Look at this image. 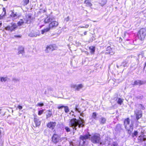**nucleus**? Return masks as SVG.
<instances>
[{"label":"nucleus","instance_id":"nucleus-1","mask_svg":"<svg viewBox=\"0 0 146 146\" xmlns=\"http://www.w3.org/2000/svg\"><path fill=\"white\" fill-rule=\"evenodd\" d=\"M84 120L80 118L79 119H72L70 120L69 124L73 129L76 130L77 128L83 127L84 126Z\"/></svg>","mask_w":146,"mask_h":146},{"label":"nucleus","instance_id":"nucleus-2","mask_svg":"<svg viewBox=\"0 0 146 146\" xmlns=\"http://www.w3.org/2000/svg\"><path fill=\"white\" fill-rule=\"evenodd\" d=\"M124 125L125 129L129 133H131L133 130V125L132 123L129 124V120L128 118L126 119L124 122Z\"/></svg>","mask_w":146,"mask_h":146},{"label":"nucleus","instance_id":"nucleus-3","mask_svg":"<svg viewBox=\"0 0 146 146\" xmlns=\"http://www.w3.org/2000/svg\"><path fill=\"white\" fill-rule=\"evenodd\" d=\"M64 139L61 138L60 136L56 134H54L52 137V141L54 143H56L59 142L61 141Z\"/></svg>","mask_w":146,"mask_h":146},{"label":"nucleus","instance_id":"nucleus-4","mask_svg":"<svg viewBox=\"0 0 146 146\" xmlns=\"http://www.w3.org/2000/svg\"><path fill=\"white\" fill-rule=\"evenodd\" d=\"M100 139V135L99 134H94L91 138V140L94 143H99Z\"/></svg>","mask_w":146,"mask_h":146},{"label":"nucleus","instance_id":"nucleus-5","mask_svg":"<svg viewBox=\"0 0 146 146\" xmlns=\"http://www.w3.org/2000/svg\"><path fill=\"white\" fill-rule=\"evenodd\" d=\"M146 35V30L144 29H141L139 31L138 37L141 40H144Z\"/></svg>","mask_w":146,"mask_h":146},{"label":"nucleus","instance_id":"nucleus-6","mask_svg":"<svg viewBox=\"0 0 146 146\" xmlns=\"http://www.w3.org/2000/svg\"><path fill=\"white\" fill-rule=\"evenodd\" d=\"M71 87L76 90L78 91L83 88V85L82 84H80L78 85L72 84L71 85Z\"/></svg>","mask_w":146,"mask_h":146},{"label":"nucleus","instance_id":"nucleus-7","mask_svg":"<svg viewBox=\"0 0 146 146\" xmlns=\"http://www.w3.org/2000/svg\"><path fill=\"white\" fill-rule=\"evenodd\" d=\"M135 114L136 118L137 120H138L141 117L142 114L141 111H135Z\"/></svg>","mask_w":146,"mask_h":146},{"label":"nucleus","instance_id":"nucleus-8","mask_svg":"<svg viewBox=\"0 0 146 146\" xmlns=\"http://www.w3.org/2000/svg\"><path fill=\"white\" fill-rule=\"evenodd\" d=\"M58 23L57 22L54 21H52L49 24V27L50 29L55 27L58 26Z\"/></svg>","mask_w":146,"mask_h":146},{"label":"nucleus","instance_id":"nucleus-9","mask_svg":"<svg viewBox=\"0 0 146 146\" xmlns=\"http://www.w3.org/2000/svg\"><path fill=\"white\" fill-rule=\"evenodd\" d=\"M56 124L55 122H50L47 124V127L49 128L53 129Z\"/></svg>","mask_w":146,"mask_h":146},{"label":"nucleus","instance_id":"nucleus-10","mask_svg":"<svg viewBox=\"0 0 146 146\" xmlns=\"http://www.w3.org/2000/svg\"><path fill=\"white\" fill-rule=\"evenodd\" d=\"M54 50L53 46L51 45L47 46L45 50V51L46 53H49L52 52Z\"/></svg>","mask_w":146,"mask_h":146},{"label":"nucleus","instance_id":"nucleus-11","mask_svg":"<svg viewBox=\"0 0 146 146\" xmlns=\"http://www.w3.org/2000/svg\"><path fill=\"white\" fill-rule=\"evenodd\" d=\"M90 135L89 134H87L84 136H81L80 139L83 141V143L85 142L86 139L90 138Z\"/></svg>","mask_w":146,"mask_h":146},{"label":"nucleus","instance_id":"nucleus-12","mask_svg":"<svg viewBox=\"0 0 146 146\" xmlns=\"http://www.w3.org/2000/svg\"><path fill=\"white\" fill-rule=\"evenodd\" d=\"M33 20V18L29 15H27L26 17V23H30L32 22Z\"/></svg>","mask_w":146,"mask_h":146},{"label":"nucleus","instance_id":"nucleus-13","mask_svg":"<svg viewBox=\"0 0 146 146\" xmlns=\"http://www.w3.org/2000/svg\"><path fill=\"white\" fill-rule=\"evenodd\" d=\"M11 17L14 18L15 19L18 18L19 16L17 13H15L13 11H12L11 14L10 15Z\"/></svg>","mask_w":146,"mask_h":146},{"label":"nucleus","instance_id":"nucleus-14","mask_svg":"<svg viewBox=\"0 0 146 146\" xmlns=\"http://www.w3.org/2000/svg\"><path fill=\"white\" fill-rule=\"evenodd\" d=\"M145 82L144 81L138 80L134 81V84L140 85L145 84Z\"/></svg>","mask_w":146,"mask_h":146},{"label":"nucleus","instance_id":"nucleus-15","mask_svg":"<svg viewBox=\"0 0 146 146\" xmlns=\"http://www.w3.org/2000/svg\"><path fill=\"white\" fill-rule=\"evenodd\" d=\"M34 121L36 126H38L40 125V121L36 117H35L34 118Z\"/></svg>","mask_w":146,"mask_h":146},{"label":"nucleus","instance_id":"nucleus-16","mask_svg":"<svg viewBox=\"0 0 146 146\" xmlns=\"http://www.w3.org/2000/svg\"><path fill=\"white\" fill-rule=\"evenodd\" d=\"M52 18L50 17H47L44 20V22L45 23H48L52 21Z\"/></svg>","mask_w":146,"mask_h":146},{"label":"nucleus","instance_id":"nucleus-17","mask_svg":"<svg viewBox=\"0 0 146 146\" xmlns=\"http://www.w3.org/2000/svg\"><path fill=\"white\" fill-rule=\"evenodd\" d=\"M84 3L87 6L91 7L92 5V4L89 0H86L84 2Z\"/></svg>","mask_w":146,"mask_h":146},{"label":"nucleus","instance_id":"nucleus-18","mask_svg":"<svg viewBox=\"0 0 146 146\" xmlns=\"http://www.w3.org/2000/svg\"><path fill=\"white\" fill-rule=\"evenodd\" d=\"M50 30V28L48 27L46 29H45L43 30H42L41 31V33L42 34H43L49 31Z\"/></svg>","mask_w":146,"mask_h":146},{"label":"nucleus","instance_id":"nucleus-19","mask_svg":"<svg viewBox=\"0 0 146 146\" xmlns=\"http://www.w3.org/2000/svg\"><path fill=\"white\" fill-rule=\"evenodd\" d=\"M135 106L136 107H137L139 109L142 110H144L145 109L144 106L142 104H138L137 105H136Z\"/></svg>","mask_w":146,"mask_h":146},{"label":"nucleus","instance_id":"nucleus-20","mask_svg":"<svg viewBox=\"0 0 146 146\" xmlns=\"http://www.w3.org/2000/svg\"><path fill=\"white\" fill-rule=\"evenodd\" d=\"M40 35V33L39 32H38L37 33H35L33 34H30L29 35L31 37H36L37 36H39Z\"/></svg>","mask_w":146,"mask_h":146},{"label":"nucleus","instance_id":"nucleus-21","mask_svg":"<svg viewBox=\"0 0 146 146\" xmlns=\"http://www.w3.org/2000/svg\"><path fill=\"white\" fill-rule=\"evenodd\" d=\"M89 49L90 50L91 53L93 54L95 51V47L93 46H91L89 47Z\"/></svg>","mask_w":146,"mask_h":146},{"label":"nucleus","instance_id":"nucleus-22","mask_svg":"<svg viewBox=\"0 0 146 146\" xmlns=\"http://www.w3.org/2000/svg\"><path fill=\"white\" fill-rule=\"evenodd\" d=\"M106 121V119L105 118L103 117H102L101 118L100 121L101 123L103 124L105 123Z\"/></svg>","mask_w":146,"mask_h":146},{"label":"nucleus","instance_id":"nucleus-23","mask_svg":"<svg viewBox=\"0 0 146 146\" xmlns=\"http://www.w3.org/2000/svg\"><path fill=\"white\" fill-rule=\"evenodd\" d=\"M139 140H140V141H144L146 140V138L144 136L140 135L139 137L138 138Z\"/></svg>","mask_w":146,"mask_h":146},{"label":"nucleus","instance_id":"nucleus-24","mask_svg":"<svg viewBox=\"0 0 146 146\" xmlns=\"http://www.w3.org/2000/svg\"><path fill=\"white\" fill-rule=\"evenodd\" d=\"M29 0H23L22 2V4L23 5L25 6L27 5L29 3Z\"/></svg>","mask_w":146,"mask_h":146},{"label":"nucleus","instance_id":"nucleus-25","mask_svg":"<svg viewBox=\"0 0 146 146\" xmlns=\"http://www.w3.org/2000/svg\"><path fill=\"white\" fill-rule=\"evenodd\" d=\"M106 0H102L100 3V4L101 6H103L106 4Z\"/></svg>","mask_w":146,"mask_h":146},{"label":"nucleus","instance_id":"nucleus-26","mask_svg":"<svg viewBox=\"0 0 146 146\" xmlns=\"http://www.w3.org/2000/svg\"><path fill=\"white\" fill-rule=\"evenodd\" d=\"M24 23V22L22 19L20 20L18 23L17 24L19 26H21L23 25Z\"/></svg>","mask_w":146,"mask_h":146},{"label":"nucleus","instance_id":"nucleus-27","mask_svg":"<svg viewBox=\"0 0 146 146\" xmlns=\"http://www.w3.org/2000/svg\"><path fill=\"white\" fill-rule=\"evenodd\" d=\"M7 79V77H1V82H3L6 81Z\"/></svg>","mask_w":146,"mask_h":146},{"label":"nucleus","instance_id":"nucleus-28","mask_svg":"<svg viewBox=\"0 0 146 146\" xmlns=\"http://www.w3.org/2000/svg\"><path fill=\"white\" fill-rule=\"evenodd\" d=\"M52 115V112L50 111H48V112L46 115V118H48V117H51V116Z\"/></svg>","mask_w":146,"mask_h":146},{"label":"nucleus","instance_id":"nucleus-29","mask_svg":"<svg viewBox=\"0 0 146 146\" xmlns=\"http://www.w3.org/2000/svg\"><path fill=\"white\" fill-rule=\"evenodd\" d=\"M97 115L96 112H94L92 113V117L94 119L96 120L97 119Z\"/></svg>","mask_w":146,"mask_h":146},{"label":"nucleus","instance_id":"nucleus-30","mask_svg":"<svg viewBox=\"0 0 146 146\" xmlns=\"http://www.w3.org/2000/svg\"><path fill=\"white\" fill-rule=\"evenodd\" d=\"M123 100L121 98H119L117 101V103L121 105L122 103L123 102Z\"/></svg>","mask_w":146,"mask_h":146},{"label":"nucleus","instance_id":"nucleus-31","mask_svg":"<svg viewBox=\"0 0 146 146\" xmlns=\"http://www.w3.org/2000/svg\"><path fill=\"white\" fill-rule=\"evenodd\" d=\"M64 111L66 113H68L69 111V109L67 106H64Z\"/></svg>","mask_w":146,"mask_h":146},{"label":"nucleus","instance_id":"nucleus-32","mask_svg":"<svg viewBox=\"0 0 146 146\" xmlns=\"http://www.w3.org/2000/svg\"><path fill=\"white\" fill-rule=\"evenodd\" d=\"M23 53H24V50L23 48H22V49H21L19 50L18 51L17 54H23Z\"/></svg>","mask_w":146,"mask_h":146},{"label":"nucleus","instance_id":"nucleus-33","mask_svg":"<svg viewBox=\"0 0 146 146\" xmlns=\"http://www.w3.org/2000/svg\"><path fill=\"white\" fill-rule=\"evenodd\" d=\"M5 16V15L3 14V13H2L1 15H0V19H3Z\"/></svg>","mask_w":146,"mask_h":146},{"label":"nucleus","instance_id":"nucleus-34","mask_svg":"<svg viewBox=\"0 0 146 146\" xmlns=\"http://www.w3.org/2000/svg\"><path fill=\"white\" fill-rule=\"evenodd\" d=\"M12 27L14 29H15L17 27V25L15 23H13L12 25Z\"/></svg>","mask_w":146,"mask_h":146},{"label":"nucleus","instance_id":"nucleus-35","mask_svg":"<svg viewBox=\"0 0 146 146\" xmlns=\"http://www.w3.org/2000/svg\"><path fill=\"white\" fill-rule=\"evenodd\" d=\"M65 129L67 132H69L70 131V129L67 127H65Z\"/></svg>","mask_w":146,"mask_h":146},{"label":"nucleus","instance_id":"nucleus-36","mask_svg":"<svg viewBox=\"0 0 146 146\" xmlns=\"http://www.w3.org/2000/svg\"><path fill=\"white\" fill-rule=\"evenodd\" d=\"M43 110H41L39 111L38 112V115H40L43 113Z\"/></svg>","mask_w":146,"mask_h":146},{"label":"nucleus","instance_id":"nucleus-37","mask_svg":"<svg viewBox=\"0 0 146 146\" xmlns=\"http://www.w3.org/2000/svg\"><path fill=\"white\" fill-rule=\"evenodd\" d=\"M5 29L6 30L11 31V29L10 26H7L5 28Z\"/></svg>","mask_w":146,"mask_h":146},{"label":"nucleus","instance_id":"nucleus-38","mask_svg":"<svg viewBox=\"0 0 146 146\" xmlns=\"http://www.w3.org/2000/svg\"><path fill=\"white\" fill-rule=\"evenodd\" d=\"M3 12L2 13H3V14L6 15V9L5 8H3Z\"/></svg>","mask_w":146,"mask_h":146},{"label":"nucleus","instance_id":"nucleus-39","mask_svg":"<svg viewBox=\"0 0 146 146\" xmlns=\"http://www.w3.org/2000/svg\"><path fill=\"white\" fill-rule=\"evenodd\" d=\"M1 108H0V114H1V115L3 116L5 115V113H2V112L1 111L2 110L1 109Z\"/></svg>","mask_w":146,"mask_h":146},{"label":"nucleus","instance_id":"nucleus-40","mask_svg":"<svg viewBox=\"0 0 146 146\" xmlns=\"http://www.w3.org/2000/svg\"><path fill=\"white\" fill-rule=\"evenodd\" d=\"M64 106H59L57 108L58 109H61L63 108L64 107Z\"/></svg>","mask_w":146,"mask_h":146},{"label":"nucleus","instance_id":"nucleus-41","mask_svg":"<svg viewBox=\"0 0 146 146\" xmlns=\"http://www.w3.org/2000/svg\"><path fill=\"white\" fill-rule=\"evenodd\" d=\"M44 105V104L43 103H38L36 106H43Z\"/></svg>","mask_w":146,"mask_h":146},{"label":"nucleus","instance_id":"nucleus-42","mask_svg":"<svg viewBox=\"0 0 146 146\" xmlns=\"http://www.w3.org/2000/svg\"><path fill=\"white\" fill-rule=\"evenodd\" d=\"M138 133V132L136 131L134 132L133 135H134L136 136L137 135Z\"/></svg>","mask_w":146,"mask_h":146},{"label":"nucleus","instance_id":"nucleus-43","mask_svg":"<svg viewBox=\"0 0 146 146\" xmlns=\"http://www.w3.org/2000/svg\"><path fill=\"white\" fill-rule=\"evenodd\" d=\"M109 146H117V144L115 143H113L112 145Z\"/></svg>","mask_w":146,"mask_h":146},{"label":"nucleus","instance_id":"nucleus-44","mask_svg":"<svg viewBox=\"0 0 146 146\" xmlns=\"http://www.w3.org/2000/svg\"><path fill=\"white\" fill-rule=\"evenodd\" d=\"M18 108L19 110H21L22 109L23 107L22 106H18Z\"/></svg>","mask_w":146,"mask_h":146},{"label":"nucleus","instance_id":"nucleus-45","mask_svg":"<svg viewBox=\"0 0 146 146\" xmlns=\"http://www.w3.org/2000/svg\"><path fill=\"white\" fill-rule=\"evenodd\" d=\"M108 53H109V54H110L111 55H113L114 53V52H108Z\"/></svg>","mask_w":146,"mask_h":146},{"label":"nucleus","instance_id":"nucleus-46","mask_svg":"<svg viewBox=\"0 0 146 146\" xmlns=\"http://www.w3.org/2000/svg\"><path fill=\"white\" fill-rule=\"evenodd\" d=\"M75 110L76 111H78L79 113H80V111L79 109L77 108H76L75 109Z\"/></svg>","mask_w":146,"mask_h":146},{"label":"nucleus","instance_id":"nucleus-47","mask_svg":"<svg viewBox=\"0 0 146 146\" xmlns=\"http://www.w3.org/2000/svg\"><path fill=\"white\" fill-rule=\"evenodd\" d=\"M10 28L11 29V31H12L14 29L13 28L12 25L11 26H10Z\"/></svg>","mask_w":146,"mask_h":146},{"label":"nucleus","instance_id":"nucleus-48","mask_svg":"<svg viewBox=\"0 0 146 146\" xmlns=\"http://www.w3.org/2000/svg\"><path fill=\"white\" fill-rule=\"evenodd\" d=\"M89 25H86L84 26L85 28H87L88 27Z\"/></svg>","mask_w":146,"mask_h":146},{"label":"nucleus","instance_id":"nucleus-49","mask_svg":"<svg viewBox=\"0 0 146 146\" xmlns=\"http://www.w3.org/2000/svg\"><path fill=\"white\" fill-rule=\"evenodd\" d=\"M84 35H86L87 34V32L85 31L84 33Z\"/></svg>","mask_w":146,"mask_h":146},{"label":"nucleus","instance_id":"nucleus-50","mask_svg":"<svg viewBox=\"0 0 146 146\" xmlns=\"http://www.w3.org/2000/svg\"><path fill=\"white\" fill-rule=\"evenodd\" d=\"M107 49H108V50H110V49H111V48H110V47L109 46V47H108Z\"/></svg>","mask_w":146,"mask_h":146},{"label":"nucleus","instance_id":"nucleus-51","mask_svg":"<svg viewBox=\"0 0 146 146\" xmlns=\"http://www.w3.org/2000/svg\"><path fill=\"white\" fill-rule=\"evenodd\" d=\"M2 25V23L1 22L0 23V28L1 27Z\"/></svg>","mask_w":146,"mask_h":146},{"label":"nucleus","instance_id":"nucleus-52","mask_svg":"<svg viewBox=\"0 0 146 146\" xmlns=\"http://www.w3.org/2000/svg\"><path fill=\"white\" fill-rule=\"evenodd\" d=\"M1 77H0V82H1Z\"/></svg>","mask_w":146,"mask_h":146},{"label":"nucleus","instance_id":"nucleus-53","mask_svg":"<svg viewBox=\"0 0 146 146\" xmlns=\"http://www.w3.org/2000/svg\"><path fill=\"white\" fill-rule=\"evenodd\" d=\"M81 28H84L85 27H84V26L82 27H81Z\"/></svg>","mask_w":146,"mask_h":146},{"label":"nucleus","instance_id":"nucleus-54","mask_svg":"<svg viewBox=\"0 0 146 146\" xmlns=\"http://www.w3.org/2000/svg\"><path fill=\"white\" fill-rule=\"evenodd\" d=\"M124 63H125V62H123V65L124 66H125L124 65V64H124Z\"/></svg>","mask_w":146,"mask_h":146},{"label":"nucleus","instance_id":"nucleus-55","mask_svg":"<svg viewBox=\"0 0 146 146\" xmlns=\"http://www.w3.org/2000/svg\"><path fill=\"white\" fill-rule=\"evenodd\" d=\"M146 66V62H145V66Z\"/></svg>","mask_w":146,"mask_h":146},{"label":"nucleus","instance_id":"nucleus-56","mask_svg":"<svg viewBox=\"0 0 146 146\" xmlns=\"http://www.w3.org/2000/svg\"><path fill=\"white\" fill-rule=\"evenodd\" d=\"M82 113H81V115H82Z\"/></svg>","mask_w":146,"mask_h":146}]
</instances>
